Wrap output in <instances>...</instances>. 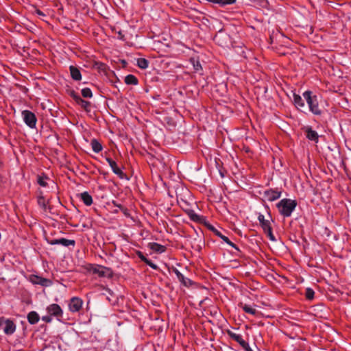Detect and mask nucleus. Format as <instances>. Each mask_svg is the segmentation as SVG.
<instances>
[{
  "label": "nucleus",
  "mask_w": 351,
  "mask_h": 351,
  "mask_svg": "<svg viewBox=\"0 0 351 351\" xmlns=\"http://www.w3.org/2000/svg\"><path fill=\"white\" fill-rule=\"evenodd\" d=\"M2 167H3V164H2V162H0V170L2 169ZM1 181H2V176L0 174V183L1 182Z\"/></svg>",
  "instance_id": "obj_40"
},
{
  "label": "nucleus",
  "mask_w": 351,
  "mask_h": 351,
  "mask_svg": "<svg viewBox=\"0 0 351 351\" xmlns=\"http://www.w3.org/2000/svg\"><path fill=\"white\" fill-rule=\"evenodd\" d=\"M35 12L39 16H45V14L41 10H40L39 9H36Z\"/></svg>",
  "instance_id": "obj_38"
},
{
  "label": "nucleus",
  "mask_w": 351,
  "mask_h": 351,
  "mask_svg": "<svg viewBox=\"0 0 351 351\" xmlns=\"http://www.w3.org/2000/svg\"><path fill=\"white\" fill-rule=\"evenodd\" d=\"M137 256L146 265H149L151 268L154 269H157L158 267V266L154 263L151 260L147 258L143 253L141 251H136V252Z\"/></svg>",
  "instance_id": "obj_21"
},
{
  "label": "nucleus",
  "mask_w": 351,
  "mask_h": 351,
  "mask_svg": "<svg viewBox=\"0 0 351 351\" xmlns=\"http://www.w3.org/2000/svg\"><path fill=\"white\" fill-rule=\"evenodd\" d=\"M303 97L308 106L309 110L315 115L321 116L323 112L319 106L317 95H313L311 90H306L303 93Z\"/></svg>",
  "instance_id": "obj_3"
},
{
  "label": "nucleus",
  "mask_w": 351,
  "mask_h": 351,
  "mask_svg": "<svg viewBox=\"0 0 351 351\" xmlns=\"http://www.w3.org/2000/svg\"><path fill=\"white\" fill-rule=\"evenodd\" d=\"M69 71H70L71 77L73 80H75V81L81 80L82 74H81L80 69L77 67H76L73 65H71L69 66Z\"/></svg>",
  "instance_id": "obj_19"
},
{
  "label": "nucleus",
  "mask_w": 351,
  "mask_h": 351,
  "mask_svg": "<svg viewBox=\"0 0 351 351\" xmlns=\"http://www.w3.org/2000/svg\"><path fill=\"white\" fill-rule=\"evenodd\" d=\"M282 191L278 189H269L264 191L263 197L269 202H273L279 199Z\"/></svg>",
  "instance_id": "obj_11"
},
{
  "label": "nucleus",
  "mask_w": 351,
  "mask_h": 351,
  "mask_svg": "<svg viewBox=\"0 0 351 351\" xmlns=\"http://www.w3.org/2000/svg\"><path fill=\"white\" fill-rule=\"evenodd\" d=\"M37 202H38V204L44 210H46V209H47V204H48V202H47L45 200V198L44 197V195H43V192L41 190H39L38 191Z\"/></svg>",
  "instance_id": "obj_24"
},
{
  "label": "nucleus",
  "mask_w": 351,
  "mask_h": 351,
  "mask_svg": "<svg viewBox=\"0 0 351 351\" xmlns=\"http://www.w3.org/2000/svg\"><path fill=\"white\" fill-rule=\"evenodd\" d=\"M149 247L151 250L154 252L162 253L165 252L167 250V247L165 245H160L158 243L152 242L149 243Z\"/></svg>",
  "instance_id": "obj_25"
},
{
  "label": "nucleus",
  "mask_w": 351,
  "mask_h": 351,
  "mask_svg": "<svg viewBox=\"0 0 351 351\" xmlns=\"http://www.w3.org/2000/svg\"><path fill=\"white\" fill-rule=\"evenodd\" d=\"M315 292L311 288H306L305 291V297L308 300H311L314 298Z\"/></svg>",
  "instance_id": "obj_34"
},
{
  "label": "nucleus",
  "mask_w": 351,
  "mask_h": 351,
  "mask_svg": "<svg viewBox=\"0 0 351 351\" xmlns=\"http://www.w3.org/2000/svg\"><path fill=\"white\" fill-rule=\"evenodd\" d=\"M124 82L128 85H136L138 83L137 77L132 74L125 76Z\"/></svg>",
  "instance_id": "obj_30"
},
{
  "label": "nucleus",
  "mask_w": 351,
  "mask_h": 351,
  "mask_svg": "<svg viewBox=\"0 0 351 351\" xmlns=\"http://www.w3.org/2000/svg\"><path fill=\"white\" fill-rule=\"evenodd\" d=\"M172 271L176 275L179 281L183 286L189 287L193 285V281L189 278H185L177 268L173 267Z\"/></svg>",
  "instance_id": "obj_14"
},
{
  "label": "nucleus",
  "mask_w": 351,
  "mask_h": 351,
  "mask_svg": "<svg viewBox=\"0 0 351 351\" xmlns=\"http://www.w3.org/2000/svg\"><path fill=\"white\" fill-rule=\"evenodd\" d=\"M297 204L296 200L284 198L277 203L276 207L282 216L289 217L295 209Z\"/></svg>",
  "instance_id": "obj_2"
},
{
  "label": "nucleus",
  "mask_w": 351,
  "mask_h": 351,
  "mask_svg": "<svg viewBox=\"0 0 351 351\" xmlns=\"http://www.w3.org/2000/svg\"><path fill=\"white\" fill-rule=\"evenodd\" d=\"M178 203L180 206L185 212V213L188 215L191 221L199 223H203L205 222V217L204 216L196 214L193 209H191L190 205L186 201L182 199L180 202H178Z\"/></svg>",
  "instance_id": "obj_4"
},
{
  "label": "nucleus",
  "mask_w": 351,
  "mask_h": 351,
  "mask_svg": "<svg viewBox=\"0 0 351 351\" xmlns=\"http://www.w3.org/2000/svg\"><path fill=\"white\" fill-rule=\"evenodd\" d=\"M191 64L193 65L194 71L195 72H199L202 71V65L199 61V60L195 57H192L189 60Z\"/></svg>",
  "instance_id": "obj_29"
},
{
  "label": "nucleus",
  "mask_w": 351,
  "mask_h": 351,
  "mask_svg": "<svg viewBox=\"0 0 351 351\" xmlns=\"http://www.w3.org/2000/svg\"><path fill=\"white\" fill-rule=\"evenodd\" d=\"M228 335L234 341L237 342L243 349L247 347L249 344L242 337L241 335L236 334L231 330H227Z\"/></svg>",
  "instance_id": "obj_16"
},
{
  "label": "nucleus",
  "mask_w": 351,
  "mask_h": 351,
  "mask_svg": "<svg viewBox=\"0 0 351 351\" xmlns=\"http://www.w3.org/2000/svg\"><path fill=\"white\" fill-rule=\"evenodd\" d=\"M215 234L217 236H218L219 237H220L225 243H226L228 245H229L230 246L232 247L233 248H234L239 253L241 252V250H239V248L237 247V245H235L234 243H232L229 239L228 237H227L226 236L222 234L219 231L217 230H214Z\"/></svg>",
  "instance_id": "obj_20"
},
{
  "label": "nucleus",
  "mask_w": 351,
  "mask_h": 351,
  "mask_svg": "<svg viewBox=\"0 0 351 351\" xmlns=\"http://www.w3.org/2000/svg\"><path fill=\"white\" fill-rule=\"evenodd\" d=\"M49 179V177L46 174L42 173L41 175H38L37 182L40 186L46 187L47 186V180Z\"/></svg>",
  "instance_id": "obj_31"
},
{
  "label": "nucleus",
  "mask_w": 351,
  "mask_h": 351,
  "mask_svg": "<svg viewBox=\"0 0 351 351\" xmlns=\"http://www.w3.org/2000/svg\"><path fill=\"white\" fill-rule=\"evenodd\" d=\"M47 243L50 245H62L64 247H69L70 245L75 246V240L67 239L65 238H60L58 239H46Z\"/></svg>",
  "instance_id": "obj_13"
},
{
  "label": "nucleus",
  "mask_w": 351,
  "mask_h": 351,
  "mask_svg": "<svg viewBox=\"0 0 351 351\" xmlns=\"http://www.w3.org/2000/svg\"><path fill=\"white\" fill-rule=\"evenodd\" d=\"M90 145L94 152L99 153L100 152L102 149L103 146L101 144V143L96 138H93L90 141Z\"/></svg>",
  "instance_id": "obj_27"
},
{
  "label": "nucleus",
  "mask_w": 351,
  "mask_h": 351,
  "mask_svg": "<svg viewBox=\"0 0 351 351\" xmlns=\"http://www.w3.org/2000/svg\"><path fill=\"white\" fill-rule=\"evenodd\" d=\"M112 204H113V205L114 206L118 207L120 209H123V206L121 204H117L115 201H112Z\"/></svg>",
  "instance_id": "obj_37"
},
{
  "label": "nucleus",
  "mask_w": 351,
  "mask_h": 351,
  "mask_svg": "<svg viewBox=\"0 0 351 351\" xmlns=\"http://www.w3.org/2000/svg\"><path fill=\"white\" fill-rule=\"evenodd\" d=\"M29 280L34 285H38L45 287H49L53 284L50 279L34 274H32L29 276Z\"/></svg>",
  "instance_id": "obj_8"
},
{
  "label": "nucleus",
  "mask_w": 351,
  "mask_h": 351,
  "mask_svg": "<svg viewBox=\"0 0 351 351\" xmlns=\"http://www.w3.org/2000/svg\"><path fill=\"white\" fill-rule=\"evenodd\" d=\"M21 114L25 124L30 128H35L37 122L35 114L28 110H23Z\"/></svg>",
  "instance_id": "obj_7"
},
{
  "label": "nucleus",
  "mask_w": 351,
  "mask_h": 351,
  "mask_svg": "<svg viewBox=\"0 0 351 351\" xmlns=\"http://www.w3.org/2000/svg\"><path fill=\"white\" fill-rule=\"evenodd\" d=\"M137 66L143 69H147L149 66V62L145 58H140L137 59Z\"/></svg>",
  "instance_id": "obj_32"
},
{
  "label": "nucleus",
  "mask_w": 351,
  "mask_h": 351,
  "mask_svg": "<svg viewBox=\"0 0 351 351\" xmlns=\"http://www.w3.org/2000/svg\"><path fill=\"white\" fill-rule=\"evenodd\" d=\"M47 311L50 316H53L58 320H61L63 315L62 309L58 304H51L47 307Z\"/></svg>",
  "instance_id": "obj_10"
},
{
  "label": "nucleus",
  "mask_w": 351,
  "mask_h": 351,
  "mask_svg": "<svg viewBox=\"0 0 351 351\" xmlns=\"http://www.w3.org/2000/svg\"><path fill=\"white\" fill-rule=\"evenodd\" d=\"M40 317L35 311H31L27 314V320L29 324H35L38 322Z\"/></svg>",
  "instance_id": "obj_28"
},
{
  "label": "nucleus",
  "mask_w": 351,
  "mask_h": 351,
  "mask_svg": "<svg viewBox=\"0 0 351 351\" xmlns=\"http://www.w3.org/2000/svg\"><path fill=\"white\" fill-rule=\"evenodd\" d=\"M84 269L93 274H97L100 278H112L114 276L113 270L110 267L97 264L88 263L84 266Z\"/></svg>",
  "instance_id": "obj_1"
},
{
  "label": "nucleus",
  "mask_w": 351,
  "mask_h": 351,
  "mask_svg": "<svg viewBox=\"0 0 351 351\" xmlns=\"http://www.w3.org/2000/svg\"><path fill=\"white\" fill-rule=\"evenodd\" d=\"M80 197L86 206H90L93 204L92 196L86 191L80 194Z\"/></svg>",
  "instance_id": "obj_26"
},
{
  "label": "nucleus",
  "mask_w": 351,
  "mask_h": 351,
  "mask_svg": "<svg viewBox=\"0 0 351 351\" xmlns=\"http://www.w3.org/2000/svg\"><path fill=\"white\" fill-rule=\"evenodd\" d=\"M106 161L112 169V172L120 179L127 178L126 174L118 167L117 162L111 158H106Z\"/></svg>",
  "instance_id": "obj_12"
},
{
  "label": "nucleus",
  "mask_w": 351,
  "mask_h": 351,
  "mask_svg": "<svg viewBox=\"0 0 351 351\" xmlns=\"http://www.w3.org/2000/svg\"><path fill=\"white\" fill-rule=\"evenodd\" d=\"M101 66H104H104H105V64H101Z\"/></svg>",
  "instance_id": "obj_41"
},
{
  "label": "nucleus",
  "mask_w": 351,
  "mask_h": 351,
  "mask_svg": "<svg viewBox=\"0 0 351 351\" xmlns=\"http://www.w3.org/2000/svg\"><path fill=\"white\" fill-rule=\"evenodd\" d=\"M324 234H326L328 237H330L332 234V232L328 228H324Z\"/></svg>",
  "instance_id": "obj_36"
},
{
  "label": "nucleus",
  "mask_w": 351,
  "mask_h": 351,
  "mask_svg": "<svg viewBox=\"0 0 351 351\" xmlns=\"http://www.w3.org/2000/svg\"><path fill=\"white\" fill-rule=\"evenodd\" d=\"M228 335L234 341L237 342L243 349L247 347L249 344L242 337L241 335L236 334L231 330H227Z\"/></svg>",
  "instance_id": "obj_15"
},
{
  "label": "nucleus",
  "mask_w": 351,
  "mask_h": 351,
  "mask_svg": "<svg viewBox=\"0 0 351 351\" xmlns=\"http://www.w3.org/2000/svg\"><path fill=\"white\" fill-rule=\"evenodd\" d=\"M83 305V300L79 297H73L70 299L68 306L71 313L79 312Z\"/></svg>",
  "instance_id": "obj_9"
},
{
  "label": "nucleus",
  "mask_w": 351,
  "mask_h": 351,
  "mask_svg": "<svg viewBox=\"0 0 351 351\" xmlns=\"http://www.w3.org/2000/svg\"><path fill=\"white\" fill-rule=\"evenodd\" d=\"M258 220L260 223L263 232L267 234V237L271 241H276L275 237L273 234L272 227L269 220L265 219L263 215L259 213L258 216Z\"/></svg>",
  "instance_id": "obj_5"
},
{
  "label": "nucleus",
  "mask_w": 351,
  "mask_h": 351,
  "mask_svg": "<svg viewBox=\"0 0 351 351\" xmlns=\"http://www.w3.org/2000/svg\"><path fill=\"white\" fill-rule=\"evenodd\" d=\"M293 97L294 106L298 110L302 112V108L305 107V104L301 96L296 93H293Z\"/></svg>",
  "instance_id": "obj_22"
},
{
  "label": "nucleus",
  "mask_w": 351,
  "mask_h": 351,
  "mask_svg": "<svg viewBox=\"0 0 351 351\" xmlns=\"http://www.w3.org/2000/svg\"><path fill=\"white\" fill-rule=\"evenodd\" d=\"M16 330V325L13 321L6 319L3 327V331L6 335H12Z\"/></svg>",
  "instance_id": "obj_18"
},
{
  "label": "nucleus",
  "mask_w": 351,
  "mask_h": 351,
  "mask_svg": "<svg viewBox=\"0 0 351 351\" xmlns=\"http://www.w3.org/2000/svg\"><path fill=\"white\" fill-rule=\"evenodd\" d=\"M5 319L3 318V317H1L0 318V328L2 327V326H4V324L5 323Z\"/></svg>",
  "instance_id": "obj_39"
},
{
  "label": "nucleus",
  "mask_w": 351,
  "mask_h": 351,
  "mask_svg": "<svg viewBox=\"0 0 351 351\" xmlns=\"http://www.w3.org/2000/svg\"><path fill=\"white\" fill-rule=\"evenodd\" d=\"M81 93L82 97L84 98H91L93 97L92 90L89 88H82Z\"/></svg>",
  "instance_id": "obj_33"
},
{
  "label": "nucleus",
  "mask_w": 351,
  "mask_h": 351,
  "mask_svg": "<svg viewBox=\"0 0 351 351\" xmlns=\"http://www.w3.org/2000/svg\"><path fill=\"white\" fill-rule=\"evenodd\" d=\"M304 131L306 138L312 141L317 143L319 141V135L315 130H313L311 126L304 128Z\"/></svg>",
  "instance_id": "obj_17"
},
{
  "label": "nucleus",
  "mask_w": 351,
  "mask_h": 351,
  "mask_svg": "<svg viewBox=\"0 0 351 351\" xmlns=\"http://www.w3.org/2000/svg\"><path fill=\"white\" fill-rule=\"evenodd\" d=\"M238 306H239V307L241 308L243 310V311L246 313H248V314H250L252 315H256L258 313L256 309H255L250 305L243 304V302H239Z\"/></svg>",
  "instance_id": "obj_23"
},
{
  "label": "nucleus",
  "mask_w": 351,
  "mask_h": 351,
  "mask_svg": "<svg viewBox=\"0 0 351 351\" xmlns=\"http://www.w3.org/2000/svg\"><path fill=\"white\" fill-rule=\"evenodd\" d=\"M42 319H43L44 322H47V323H49V322H51V316H50V315H46V316H43V317H42Z\"/></svg>",
  "instance_id": "obj_35"
},
{
  "label": "nucleus",
  "mask_w": 351,
  "mask_h": 351,
  "mask_svg": "<svg viewBox=\"0 0 351 351\" xmlns=\"http://www.w3.org/2000/svg\"><path fill=\"white\" fill-rule=\"evenodd\" d=\"M69 95L72 97V99L75 101V102L80 106V107L86 111L87 113L91 112L92 109V104L82 99L79 95H77L74 90L71 91Z\"/></svg>",
  "instance_id": "obj_6"
}]
</instances>
